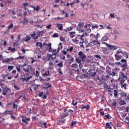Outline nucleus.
I'll use <instances>...</instances> for the list:
<instances>
[{"label": "nucleus", "instance_id": "69168bd1", "mask_svg": "<svg viewBox=\"0 0 129 129\" xmlns=\"http://www.w3.org/2000/svg\"><path fill=\"white\" fill-rule=\"evenodd\" d=\"M117 103L116 102L114 101L112 103V105H113V106H116L117 105Z\"/></svg>", "mask_w": 129, "mask_h": 129}, {"label": "nucleus", "instance_id": "aec40b11", "mask_svg": "<svg viewBox=\"0 0 129 129\" xmlns=\"http://www.w3.org/2000/svg\"><path fill=\"white\" fill-rule=\"evenodd\" d=\"M98 35H99L98 33H97V35H95L93 34H91L90 37L93 39H95L96 40H98V36H97Z\"/></svg>", "mask_w": 129, "mask_h": 129}, {"label": "nucleus", "instance_id": "f8f14e48", "mask_svg": "<svg viewBox=\"0 0 129 129\" xmlns=\"http://www.w3.org/2000/svg\"><path fill=\"white\" fill-rule=\"evenodd\" d=\"M63 119H61V117L57 120V124H63V123H65V119L62 120Z\"/></svg>", "mask_w": 129, "mask_h": 129}, {"label": "nucleus", "instance_id": "f03ea898", "mask_svg": "<svg viewBox=\"0 0 129 129\" xmlns=\"http://www.w3.org/2000/svg\"><path fill=\"white\" fill-rule=\"evenodd\" d=\"M73 111L72 110H67V108L65 107L64 109L63 113L61 115L60 117L61 119H63L66 116H68L71 113H72Z\"/></svg>", "mask_w": 129, "mask_h": 129}, {"label": "nucleus", "instance_id": "3c124183", "mask_svg": "<svg viewBox=\"0 0 129 129\" xmlns=\"http://www.w3.org/2000/svg\"><path fill=\"white\" fill-rule=\"evenodd\" d=\"M76 61L78 64H80L81 63V60H80L79 58H76Z\"/></svg>", "mask_w": 129, "mask_h": 129}, {"label": "nucleus", "instance_id": "7c9ffc66", "mask_svg": "<svg viewBox=\"0 0 129 129\" xmlns=\"http://www.w3.org/2000/svg\"><path fill=\"white\" fill-rule=\"evenodd\" d=\"M4 113L5 114H6V115L8 114H12L13 113V111L10 110H6L5 111Z\"/></svg>", "mask_w": 129, "mask_h": 129}, {"label": "nucleus", "instance_id": "37998d69", "mask_svg": "<svg viewBox=\"0 0 129 129\" xmlns=\"http://www.w3.org/2000/svg\"><path fill=\"white\" fill-rule=\"evenodd\" d=\"M58 53H59V52H58V49H53L52 50V54H55L56 55H57Z\"/></svg>", "mask_w": 129, "mask_h": 129}, {"label": "nucleus", "instance_id": "5fc2aeb1", "mask_svg": "<svg viewBox=\"0 0 129 129\" xmlns=\"http://www.w3.org/2000/svg\"><path fill=\"white\" fill-rule=\"evenodd\" d=\"M59 40L61 42H65V38L62 36L59 38Z\"/></svg>", "mask_w": 129, "mask_h": 129}, {"label": "nucleus", "instance_id": "1a4fd4ad", "mask_svg": "<svg viewBox=\"0 0 129 129\" xmlns=\"http://www.w3.org/2000/svg\"><path fill=\"white\" fill-rule=\"evenodd\" d=\"M8 91H11V89L9 88H6L5 89H3V92L2 94L3 95H7Z\"/></svg>", "mask_w": 129, "mask_h": 129}, {"label": "nucleus", "instance_id": "603ef678", "mask_svg": "<svg viewBox=\"0 0 129 129\" xmlns=\"http://www.w3.org/2000/svg\"><path fill=\"white\" fill-rule=\"evenodd\" d=\"M48 75H50V72H49V70H48V73L45 72L43 75L42 76H47Z\"/></svg>", "mask_w": 129, "mask_h": 129}, {"label": "nucleus", "instance_id": "f257e3e1", "mask_svg": "<svg viewBox=\"0 0 129 129\" xmlns=\"http://www.w3.org/2000/svg\"><path fill=\"white\" fill-rule=\"evenodd\" d=\"M77 31L79 33H84L82 35H78L75 39H73L72 41L74 43H78L79 40H81L79 45L82 48H84L83 43H84V39L83 38L85 36H87L89 33L91 32V29H90V25L87 24L85 25L84 23L81 22L79 24L77 28Z\"/></svg>", "mask_w": 129, "mask_h": 129}, {"label": "nucleus", "instance_id": "bf43d9fd", "mask_svg": "<svg viewBox=\"0 0 129 129\" xmlns=\"http://www.w3.org/2000/svg\"><path fill=\"white\" fill-rule=\"evenodd\" d=\"M3 33H4V34H5V35L6 34H9V33H10V29H7L6 31H4L3 32Z\"/></svg>", "mask_w": 129, "mask_h": 129}, {"label": "nucleus", "instance_id": "0eeeda50", "mask_svg": "<svg viewBox=\"0 0 129 129\" xmlns=\"http://www.w3.org/2000/svg\"><path fill=\"white\" fill-rule=\"evenodd\" d=\"M44 46H46L47 47H48V50L49 52H51L52 51V47H51L52 46V43H49L48 44L46 43H43Z\"/></svg>", "mask_w": 129, "mask_h": 129}, {"label": "nucleus", "instance_id": "423d86ee", "mask_svg": "<svg viewBox=\"0 0 129 129\" xmlns=\"http://www.w3.org/2000/svg\"><path fill=\"white\" fill-rule=\"evenodd\" d=\"M119 78H123L125 80H127V76L125 75L123 72H120L119 75Z\"/></svg>", "mask_w": 129, "mask_h": 129}, {"label": "nucleus", "instance_id": "9d476101", "mask_svg": "<svg viewBox=\"0 0 129 129\" xmlns=\"http://www.w3.org/2000/svg\"><path fill=\"white\" fill-rule=\"evenodd\" d=\"M122 69V71H125L127 69V63H124V64H122L121 66Z\"/></svg>", "mask_w": 129, "mask_h": 129}, {"label": "nucleus", "instance_id": "c9c22d12", "mask_svg": "<svg viewBox=\"0 0 129 129\" xmlns=\"http://www.w3.org/2000/svg\"><path fill=\"white\" fill-rule=\"evenodd\" d=\"M71 67H72V68H75V69H76V68H78V65L77 63H73L71 65Z\"/></svg>", "mask_w": 129, "mask_h": 129}, {"label": "nucleus", "instance_id": "2eb2a0df", "mask_svg": "<svg viewBox=\"0 0 129 129\" xmlns=\"http://www.w3.org/2000/svg\"><path fill=\"white\" fill-rule=\"evenodd\" d=\"M48 57H49V58H51V59H52V60H54V59H56L57 57V54H56V53H53V54H49Z\"/></svg>", "mask_w": 129, "mask_h": 129}, {"label": "nucleus", "instance_id": "72a5a7b5", "mask_svg": "<svg viewBox=\"0 0 129 129\" xmlns=\"http://www.w3.org/2000/svg\"><path fill=\"white\" fill-rule=\"evenodd\" d=\"M70 37L74 38L75 37V32H70Z\"/></svg>", "mask_w": 129, "mask_h": 129}, {"label": "nucleus", "instance_id": "bb28decb", "mask_svg": "<svg viewBox=\"0 0 129 129\" xmlns=\"http://www.w3.org/2000/svg\"><path fill=\"white\" fill-rule=\"evenodd\" d=\"M8 51H10L11 52H12V53H15V52H16V49L15 48H12L11 46H10L8 48Z\"/></svg>", "mask_w": 129, "mask_h": 129}, {"label": "nucleus", "instance_id": "58836bf2", "mask_svg": "<svg viewBox=\"0 0 129 129\" xmlns=\"http://www.w3.org/2000/svg\"><path fill=\"white\" fill-rule=\"evenodd\" d=\"M102 42H106L107 41V36H104L101 39Z\"/></svg>", "mask_w": 129, "mask_h": 129}, {"label": "nucleus", "instance_id": "338daca9", "mask_svg": "<svg viewBox=\"0 0 129 129\" xmlns=\"http://www.w3.org/2000/svg\"><path fill=\"white\" fill-rule=\"evenodd\" d=\"M121 63H126V59H122L121 60Z\"/></svg>", "mask_w": 129, "mask_h": 129}, {"label": "nucleus", "instance_id": "e2e57ef3", "mask_svg": "<svg viewBox=\"0 0 129 129\" xmlns=\"http://www.w3.org/2000/svg\"><path fill=\"white\" fill-rule=\"evenodd\" d=\"M110 17L112 18V19H114V14H110Z\"/></svg>", "mask_w": 129, "mask_h": 129}, {"label": "nucleus", "instance_id": "f3484780", "mask_svg": "<svg viewBox=\"0 0 129 129\" xmlns=\"http://www.w3.org/2000/svg\"><path fill=\"white\" fill-rule=\"evenodd\" d=\"M22 121L27 124H28V121H30V118L24 117L22 119Z\"/></svg>", "mask_w": 129, "mask_h": 129}, {"label": "nucleus", "instance_id": "9b49d317", "mask_svg": "<svg viewBox=\"0 0 129 129\" xmlns=\"http://www.w3.org/2000/svg\"><path fill=\"white\" fill-rule=\"evenodd\" d=\"M126 80H124V79L123 78H118L117 80V81H119L120 85H122V84H123V83H124V82Z\"/></svg>", "mask_w": 129, "mask_h": 129}, {"label": "nucleus", "instance_id": "20e7f679", "mask_svg": "<svg viewBox=\"0 0 129 129\" xmlns=\"http://www.w3.org/2000/svg\"><path fill=\"white\" fill-rule=\"evenodd\" d=\"M79 57L80 59H81L82 62H84L85 61V59L86 58V55L83 53V52L80 51L78 53Z\"/></svg>", "mask_w": 129, "mask_h": 129}, {"label": "nucleus", "instance_id": "13d9d810", "mask_svg": "<svg viewBox=\"0 0 129 129\" xmlns=\"http://www.w3.org/2000/svg\"><path fill=\"white\" fill-rule=\"evenodd\" d=\"M61 68H59L58 69V72L59 73H60L61 75H63V73L62 72V71H61Z\"/></svg>", "mask_w": 129, "mask_h": 129}, {"label": "nucleus", "instance_id": "6e6552de", "mask_svg": "<svg viewBox=\"0 0 129 129\" xmlns=\"http://www.w3.org/2000/svg\"><path fill=\"white\" fill-rule=\"evenodd\" d=\"M35 45H36L37 48H38V49H41L42 48V47L44 46V44H43L41 42H36Z\"/></svg>", "mask_w": 129, "mask_h": 129}, {"label": "nucleus", "instance_id": "393cba45", "mask_svg": "<svg viewBox=\"0 0 129 129\" xmlns=\"http://www.w3.org/2000/svg\"><path fill=\"white\" fill-rule=\"evenodd\" d=\"M13 60H14L13 58H8L4 59V62H5V63H9V62H11V61H13Z\"/></svg>", "mask_w": 129, "mask_h": 129}, {"label": "nucleus", "instance_id": "680f3d73", "mask_svg": "<svg viewBox=\"0 0 129 129\" xmlns=\"http://www.w3.org/2000/svg\"><path fill=\"white\" fill-rule=\"evenodd\" d=\"M100 113L102 115H103L104 114V111H102V109H100Z\"/></svg>", "mask_w": 129, "mask_h": 129}, {"label": "nucleus", "instance_id": "473e14b6", "mask_svg": "<svg viewBox=\"0 0 129 129\" xmlns=\"http://www.w3.org/2000/svg\"><path fill=\"white\" fill-rule=\"evenodd\" d=\"M111 123H106V127L107 128L111 129Z\"/></svg>", "mask_w": 129, "mask_h": 129}, {"label": "nucleus", "instance_id": "e433bc0d", "mask_svg": "<svg viewBox=\"0 0 129 129\" xmlns=\"http://www.w3.org/2000/svg\"><path fill=\"white\" fill-rule=\"evenodd\" d=\"M117 93H118V91L116 90H114V97H117L118 95Z\"/></svg>", "mask_w": 129, "mask_h": 129}, {"label": "nucleus", "instance_id": "a19ab883", "mask_svg": "<svg viewBox=\"0 0 129 129\" xmlns=\"http://www.w3.org/2000/svg\"><path fill=\"white\" fill-rule=\"evenodd\" d=\"M49 69H53V67H52L53 66V62L49 61Z\"/></svg>", "mask_w": 129, "mask_h": 129}, {"label": "nucleus", "instance_id": "5701e85b", "mask_svg": "<svg viewBox=\"0 0 129 129\" xmlns=\"http://www.w3.org/2000/svg\"><path fill=\"white\" fill-rule=\"evenodd\" d=\"M31 40V36L30 35H26L23 41L25 42H29Z\"/></svg>", "mask_w": 129, "mask_h": 129}, {"label": "nucleus", "instance_id": "49530a36", "mask_svg": "<svg viewBox=\"0 0 129 129\" xmlns=\"http://www.w3.org/2000/svg\"><path fill=\"white\" fill-rule=\"evenodd\" d=\"M58 67H60L62 68L63 67V63L62 62H60L56 64Z\"/></svg>", "mask_w": 129, "mask_h": 129}, {"label": "nucleus", "instance_id": "ddd939ff", "mask_svg": "<svg viewBox=\"0 0 129 129\" xmlns=\"http://www.w3.org/2000/svg\"><path fill=\"white\" fill-rule=\"evenodd\" d=\"M37 36H38V33L33 32V34H31V37H32L34 40H38V38H36Z\"/></svg>", "mask_w": 129, "mask_h": 129}, {"label": "nucleus", "instance_id": "052dcab7", "mask_svg": "<svg viewBox=\"0 0 129 129\" xmlns=\"http://www.w3.org/2000/svg\"><path fill=\"white\" fill-rule=\"evenodd\" d=\"M43 94H44V93L43 92H41L38 94V96H39V97L42 98L43 96Z\"/></svg>", "mask_w": 129, "mask_h": 129}, {"label": "nucleus", "instance_id": "79ce46f5", "mask_svg": "<svg viewBox=\"0 0 129 129\" xmlns=\"http://www.w3.org/2000/svg\"><path fill=\"white\" fill-rule=\"evenodd\" d=\"M24 58H25L24 56H20L18 57L17 58V60H20V61H23V60H24Z\"/></svg>", "mask_w": 129, "mask_h": 129}, {"label": "nucleus", "instance_id": "f704fd0d", "mask_svg": "<svg viewBox=\"0 0 129 129\" xmlns=\"http://www.w3.org/2000/svg\"><path fill=\"white\" fill-rule=\"evenodd\" d=\"M126 104V102L125 100H121L119 102L120 105H124V104Z\"/></svg>", "mask_w": 129, "mask_h": 129}, {"label": "nucleus", "instance_id": "4d7b16f0", "mask_svg": "<svg viewBox=\"0 0 129 129\" xmlns=\"http://www.w3.org/2000/svg\"><path fill=\"white\" fill-rule=\"evenodd\" d=\"M24 23L25 24H28V19L24 18Z\"/></svg>", "mask_w": 129, "mask_h": 129}, {"label": "nucleus", "instance_id": "7ed1b4c3", "mask_svg": "<svg viewBox=\"0 0 129 129\" xmlns=\"http://www.w3.org/2000/svg\"><path fill=\"white\" fill-rule=\"evenodd\" d=\"M102 44H104V45H106V47L109 48L108 50H116L117 49V46L115 45H110L107 43L106 42H102Z\"/></svg>", "mask_w": 129, "mask_h": 129}, {"label": "nucleus", "instance_id": "0e129e2a", "mask_svg": "<svg viewBox=\"0 0 129 129\" xmlns=\"http://www.w3.org/2000/svg\"><path fill=\"white\" fill-rule=\"evenodd\" d=\"M53 38H57L58 37V35L57 33H54L53 35Z\"/></svg>", "mask_w": 129, "mask_h": 129}, {"label": "nucleus", "instance_id": "c85d7f7f", "mask_svg": "<svg viewBox=\"0 0 129 129\" xmlns=\"http://www.w3.org/2000/svg\"><path fill=\"white\" fill-rule=\"evenodd\" d=\"M114 56H115V59L117 60V61H119V60H120V59H121V57L119 55H118V54H115L114 55Z\"/></svg>", "mask_w": 129, "mask_h": 129}, {"label": "nucleus", "instance_id": "6ab92c4d", "mask_svg": "<svg viewBox=\"0 0 129 129\" xmlns=\"http://www.w3.org/2000/svg\"><path fill=\"white\" fill-rule=\"evenodd\" d=\"M90 26V29L92 28V30H94V29H98L99 26L97 24H94L91 26V25H89Z\"/></svg>", "mask_w": 129, "mask_h": 129}, {"label": "nucleus", "instance_id": "a211bd4d", "mask_svg": "<svg viewBox=\"0 0 129 129\" xmlns=\"http://www.w3.org/2000/svg\"><path fill=\"white\" fill-rule=\"evenodd\" d=\"M29 7V4L27 3H23L21 5V8H24V9H28Z\"/></svg>", "mask_w": 129, "mask_h": 129}, {"label": "nucleus", "instance_id": "6e6d98bb", "mask_svg": "<svg viewBox=\"0 0 129 129\" xmlns=\"http://www.w3.org/2000/svg\"><path fill=\"white\" fill-rule=\"evenodd\" d=\"M17 14H18V16H22V11L21 10L17 11Z\"/></svg>", "mask_w": 129, "mask_h": 129}, {"label": "nucleus", "instance_id": "09e8293b", "mask_svg": "<svg viewBox=\"0 0 129 129\" xmlns=\"http://www.w3.org/2000/svg\"><path fill=\"white\" fill-rule=\"evenodd\" d=\"M67 52H72L73 51V47H71L67 49Z\"/></svg>", "mask_w": 129, "mask_h": 129}, {"label": "nucleus", "instance_id": "39448f33", "mask_svg": "<svg viewBox=\"0 0 129 129\" xmlns=\"http://www.w3.org/2000/svg\"><path fill=\"white\" fill-rule=\"evenodd\" d=\"M38 35L35 37V39H39V37H42L43 35H45V31H41L37 32Z\"/></svg>", "mask_w": 129, "mask_h": 129}, {"label": "nucleus", "instance_id": "cd10ccee", "mask_svg": "<svg viewBox=\"0 0 129 129\" xmlns=\"http://www.w3.org/2000/svg\"><path fill=\"white\" fill-rule=\"evenodd\" d=\"M122 55L123 56V57H125L126 59L128 58V54H127V53H126L125 51H122Z\"/></svg>", "mask_w": 129, "mask_h": 129}, {"label": "nucleus", "instance_id": "4be33fe9", "mask_svg": "<svg viewBox=\"0 0 129 129\" xmlns=\"http://www.w3.org/2000/svg\"><path fill=\"white\" fill-rule=\"evenodd\" d=\"M24 10H25L24 11V16L26 17V16H28V15H29V14L30 13V11H29V9L28 8Z\"/></svg>", "mask_w": 129, "mask_h": 129}, {"label": "nucleus", "instance_id": "a18cd8bd", "mask_svg": "<svg viewBox=\"0 0 129 129\" xmlns=\"http://www.w3.org/2000/svg\"><path fill=\"white\" fill-rule=\"evenodd\" d=\"M121 96L122 97H126V96H127V95H126V93H124L123 92H121Z\"/></svg>", "mask_w": 129, "mask_h": 129}, {"label": "nucleus", "instance_id": "864d4df0", "mask_svg": "<svg viewBox=\"0 0 129 129\" xmlns=\"http://www.w3.org/2000/svg\"><path fill=\"white\" fill-rule=\"evenodd\" d=\"M115 75H116V73L114 72H112V73L109 74L110 76H115Z\"/></svg>", "mask_w": 129, "mask_h": 129}, {"label": "nucleus", "instance_id": "2f4dec72", "mask_svg": "<svg viewBox=\"0 0 129 129\" xmlns=\"http://www.w3.org/2000/svg\"><path fill=\"white\" fill-rule=\"evenodd\" d=\"M63 48V46H62V43L60 42L58 45V47L57 48V52H59L61 49Z\"/></svg>", "mask_w": 129, "mask_h": 129}, {"label": "nucleus", "instance_id": "ea45409f", "mask_svg": "<svg viewBox=\"0 0 129 129\" xmlns=\"http://www.w3.org/2000/svg\"><path fill=\"white\" fill-rule=\"evenodd\" d=\"M104 118H107V119H110V118H111V116H110V115H109V114L105 115Z\"/></svg>", "mask_w": 129, "mask_h": 129}, {"label": "nucleus", "instance_id": "774afa93", "mask_svg": "<svg viewBox=\"0 0 129 129\" xmlns=\"http://www.w3.org/2000/svg\"><path fill=\"white\" fill-rule=\"evenodd\" d=\"M125 99L126 101H128L129 102V95L126 96V97H125Z\"/></svg>", "mask_w": 129, "mask_h": 129}, {"label": "nucleus", "instance_id": "a878e982", "mask_svg": "<svg viewBox=\"0 0 129 129\" xmlns=\"http://www.w3.org/2000/svg\"><path fill=\"white\" fill-rule=\"evenodd\" d=\"M31 8H33L34 11H36V12H39L40 11V6H38L36 7L34 6H31Z\"/></svg>", "mask_w": 129, "mask_h": 129}, {"label": "nucleus", "instance_id": "4c0bfd02", "mask_svg": "<svg viewBox=\"0 0 129 129\" xmlns=\"http://www.w3.org/2000/svg\"><path fill=\"white\" fill-rule=\"evenodd\" d=\"M121 85V88H123L124 90L126 89V86H127V84H126V83H124V84H122Z\"/></svg>", "mask_w": 129, "mask_h": 129}, {"label": "nucleus", "instance_id": "4468645a", "mask_svg": "<svg viewBox=\"0 0 129 129\" xmlns=\"http://www.w3.org/2000/svg\"><path fill=\"white\" fill-rule=\"evenodd\" d=\"M92 44H93L94 45L98 44V45L100 46V42H99V41H98V40H96V39L92 41Z\"/></svg>", "mask_w": 129, "mask_h": 129}, {"label": "nucleus", "instance_id": "412c9836", "mask_svg": "<svg viewBox=\"0 0 129 129\" xmlns=\"http://www.w3.org/2000/svg\"><path fill=\"white\" fill-rule=\"evenodd\" d=\"M56 25L57 26V28H58V30H59L60 31H61V30H63V25L57 23Z\"/></svg>", "mask_w": 129, "mask_h": 129}, {"label": "nucleus", "instance_id": "c756f323", "mask_svg": "<svg viewBox=\"0 0 129 129\" xmlns=\"http://www.w3.org/2000/svg\"><path fill=\"white\" fill-rule=\"evenodd\" d=\"M82 109H86L88 110L90 108V106L89 105H87L86 106L82 105Z\"/></svg>", "mask_w": 129, "mask_h": 129}, {"label": "nucleus", "instance_id": "c03bdc74", "mask_svg": "<svg viewBox=\"0 0 129 129\" xmlns=\"http://www.w3.org/2000/svg\"><path fill=\"white\" fill-rule=\"evenodd\" d=\"M8 68L9 71L10 72L11 70H13V69H14V66H9Z\"/></svg>", "mask_w": 129, "mask_h": 129}, {"label": "nucleus", "instance_id": "de8ad7c7", "mask_svg": "<svg viewBox=\"0 0 129 129\" xmlns=\"http://www.w3.org/2000/svg\"><path fill=\"white\" fill-rule=\"evenodd\" d=\"M13 27H14V24L12 23L10 25L8 26V29L10 30L11 29H13Z\"/></svg>", "mask_w": 129, "mask_h": 129}, {"label": "nucleus", "instance_id": "b1692460", "mask_svg": "<svg viewBox=\"0 0 129 129\" xmlns=\"http://www.w3.org/2000/svg\"><path fill=\"white\" fill-rule=\"evenodd\" d=\"M32 76H30L29 77H27L24 78H22V81L23 82H25V81H28V80H30L31 78H32Z\"/></svg>", "mask_w": 129, "mask_h": 129}, {"label": "nucleus", "instance_id": "dca6fc26", "mask_svg": "<svg viewBox=\"0 0 129 129\" xmlns=\"http://www.w3.org/2000/svg\"><path fill=\"white\" fill-rule=\"evenodd\" d=\"M22 67H23V70L25 72H29V66L24 64Z\"/></svg>", "mask_w": 129, "mask_h": 129}, {"label": "nucleus", "instance_id": "8fccbe9b", "mask_svg": "<svg viewBox=\"0 0 129 129\" xmlns=\"http://www.w3.org/2000/svg\"><path fill=\"white\" fill-rule=\"evenodd\" d=\"M122 52L123 51L122 50H121V49H119L116 52V54H117V55H118V54H120V53L122 54Z\"/></svg>", "mask_w": 129, "mask_h": 129}]
</instances>
